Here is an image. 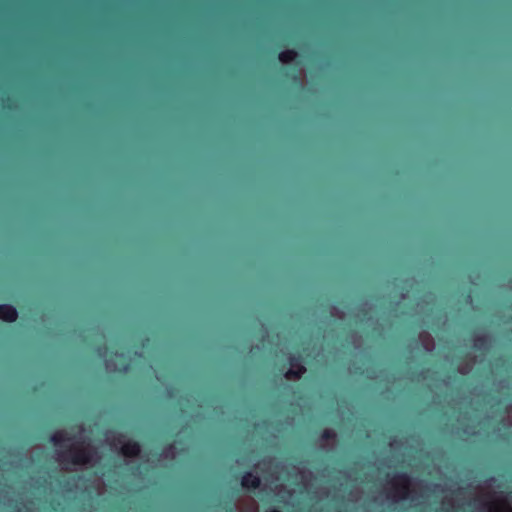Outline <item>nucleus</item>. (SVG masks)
<instances>
[{"label":"nucleus","mask_w":512,"mask_h":512,"mask_svg":"<svg viewBox=\"0 0 512 512\" xmlns=\"http://www.w3.org/2000/svg\"><path fill=\"white\" fill-rule=\"evenodd\" d=\"M106 346H99L98 351L101 352L102 350H106Z\"/></svg>","instance_id":"nucleus-14"},{"label":"nucleus","mask_w":512,"mask_h":512,"mask_svg":"<svg viewBox=\"0 0 512 512\" xmlns=\"http://www.w3.org/2000/svg\"><path fill=\"white\" fill-rule=\"evenodd\" d=\"M487 338L485 336H478L475 338V347L476 348H482L486 345Z\"/></svg>","instance_id":"nucleus-10"},{"label":"nucleus","mask_w":512,"mask_h":512,"mask_svg":"<svg viewBox=\"0 0 512 512\" xmlns=\"http://www.w3.org/2000/svg\"><path fill=\"white\" fill-rule=\"evenodd\" d=\"M490 512H501L500 508L495 503L487 504Z\"/></svg>","instance_id":"nucleus-11"},{"label":"nucleus","mask_w":512,"mask_h":512,"mask_svg":"<svg viewBox=\"0 0 512 512\" xmlns=\"http://www.w3.org/2000/svg\"><path fill=\"white\" fill-rule=\"evenodd\" d=\"M0 319L7 323H14L18 319V311L11 304H0Z\"/></svg>","instance_id":"nucleus-4"},{"label":"nucleus","mask_w":512,"mask_h":512,"mask_svg":"<svg viewBox=\"0 0 512 512\" xmlns=\"http://www.w3.org/2000/svg\"><path fill=\"white\" fill-rule=\"evenodd\" d=\"M268 512H281V511H280V510H278V509H271V510H270V511H268Z\"/></svg>","instance_id":"nucleus-15"},{"label":"nucleus","mask_w":512,"mask_h":512,"mask_svg":"<svg viewBox=\"0 0 512 512\" xmlns=\"http://www.w3.org/2000/svg\"><path fill=\"white\" fill-rule=\"evenodd\" d=\"M225 510L227 512H234V507L231 503H229L226 507H225Z\"/></svg>","instance_id":"nucleus-12"},{"label":"nucleus","mask_w":512,"mask_h":512,"mask_svg":"<svg viewBox=\"0 0 512 512\" xmlns=\"http://www.w3.org/2000/svg\"><path fill=\"white\" fill-rule=\"evenodd\" d=\"M392 483L399 498L402 500H407L410 496V476L404 472L397 473L394 475Z\"/></svg>","instance_id":"nucleus-2"},{"label":"nucleus","mask_w":512,"mask_h":512,"mask_svg":"<svg viewBox=\"0 0 512 512\" xmlns=\"http://www.w3.org/2000/svg\"><path fill=\"white\" fill-rule=\"evenodd\" d=\"M261 485V479L251 471L245 472L241 477V486L245 489L255 490Z\"/></svg>","instance_id":"nucleus-5"},{"label":"nucleus","mask_w":512,"mask_h":512,"mask_svg":"<svg viewBox=\"0 0 512 512\" xmlns=\"http://www.w3.org/2000/svg\"><path fill=\"white\" fill-rule=\"evenodd\" d=\"M298 56V53L294 49H287L284 51H281L278 54V59L282 63H290L294 61Z\"/></svg>","instance_id":"nucleus-7"},{"label":"nucleus","mask_w":512,"mask_h":512,"mask_svg":"<svg viewBox=\"0 0 512 512\" xmlns=\"http://www.w3.org/2000/svg\"><path fill=\"white\" fill-rule=\"evenodd\" d=\"M67 440H70V438H67L64 431H57L50 436V442H52L55 446H60L64 441Z\"/></svg>","instance_id":"nucleus-8"},{"label":"nucleus","mask_w":512,"mask_h":512,"mask_svg":"<svg viewBox=\"0 0 512 512\" xmlns=\"http://www.w3.org/2000/svg\"><path fill=\"white\" fill-rule=\"evenodd\" d=\"M336 437L334 430L326 428L321 432L320 438L325 441L333 440Z\"/></svg>","instance_id":"nucleus-9"},{"label":"nucleus","mask_w":512,"mask_h":512,"mask_svg":"<svg viewBox=\"0 0 512 512\" xmlns=\"http://www.w3.org/2000/svg\"><path fill=\"white\" fill-rule=\"evenodd\" d=\"M75 478L80 479L81 476H79V475L78 476H73V479H75Z\"/></svg>","instance_id":"nucleus-16"},{"label":"nucleus","mask_w":512,"mask_h":512,"mask_svg":"<svg viewBox=\"0 0 512 512\" xmlns=\"http://www.w3.org/2000/svg\"><path fill=\"white\" fill-rule=\"evenodd\" d=\"M63 487H64V488H65V490H67V491H71V490H72V488L70 487V483H69V481H67V482L64 484V486H63Z\"/></svg>","instance_id":"nucleus-13"},{"label":"nucleus","mask_w":512,"mask_h":512,"mask_svg":"<svg viewBox=\"0 0 512 512\" xmlns=\"http://www.w3.org/2000/svg\"><path fill=\"white\" fill-rule=\"evenodd\" d=\"M63 460L73 465H87L92 461V452L83 447H70L61 454Z\"/></svg>","instance_id":"nucleus-1"},{"label":"nucleus","mask_w":512,"mask_h":512,"mask_svg":"<svg viewBox=\"0 0 512 512\" xmlns=\"http://www.w3.org/2000/svg\"><path fill=\"white\" fill-rule=\"evenodd\" d=\"M290 368L285 373L287 379H300L306 372L305 366L302 364L300 355H291L289 357Z\"/></svg>","instance_id":"nucleus-3"},{"label":"nucleus","mask_w":512,"mask_h":512,"mask_svg":"<svg viewBox=\"0 0 512 512\" xmlns=\"http://www.w3.org/2000/svg\"><path fill=\"white\" fill-rule=\"evenodd\" d=\"M121 452L126 457H137L140 455L141 445L136 440H129L122 446Z\"/></svg>","instance_id":"nucleus-6"}]
</instances>
